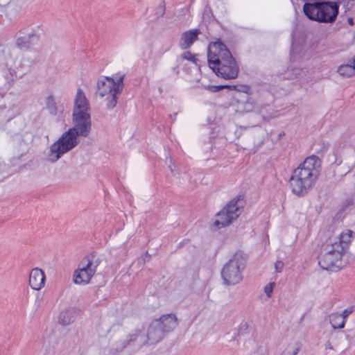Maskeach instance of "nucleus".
<instances>
[{
	"label": "nucleus",
	"mask_w": 355,
	"mask_h": 355,
	"mask_svg": "<svg viewBox=\"0 0 355 355\" xmlns=\"http://www.w3.org/2000/svg\"><path fill=\"white\" fill-rule=\"evenodd\" d=\"M304 15L311 20L319 23L332 24L339 13V6L334 1H315L303 6Z\"/></svg>",
	"instance_id": "3"
},
{
	"label": "nucleus",
	"mask_w": 355,
	"mask_h": 355,
	"mask_svg": "<svg viewBox=\"0 0 355 355\" xmlns=\"http://www.w3.org/2000/svg\"><path fill=\"white\" fill-rule=\"evenodd\" d=\"M165 333L159 327V322L155 320L150 324L146 337L148 338V344L153 345L159 343L164 337Z\"/></svg>",
	"instance_id": "13"
},
{
	"label": "nucleus",
	"mask_w": 355,
	"mask_h": 355,
	"mask_svg": "<svg viewBox=\"0 0 355 355\" xmlns=\"http://www.w3.org/2000/svg\"><path fill=\"white\" fill-rule=\"evenodd\" d=\"M17 77L16 71L14 69H8V73L6 76L7 80L10 82H13L15 78Z\"/></svg>",
	"instance_id": "28"
},
{
	"label": "nucleus",
	"mask_w": 355,
	"mask_h": 355,
	"mask_svg": "<svg viewBox=\"0 0 355 355\" xmlns=\"http://www.w3.org/2000/svg\"><path fill=\"white\" fill-rule=\"evenodd\" d=\"M73 126L71 128L78 136L87 137L91 131L90 112L73 114Z\"/></svg>",
	"instance_id": "9"
},
{
	"label": "nucleus",
	"mask_w": 355,
	"mask_h": 355,
	"mask_svg": "<svg viewBox=\"0 0 355 355\" xmlns=\"http://www.w3.org/2000/svg\"><path fill=\"white\" fill-rule=\"evenodd\" d=\"M275 286V283L274 282H272V283H270L268 284H267L265 288H264V292L266 293V295L268 296V297H270L271 296V294L272 293V290H273V287Z\"/></svg>",
	"instance_id": "29"
},
{
	"label": "nucleus",
	"mask_w": 355,
	"mask_h": 355,
	"mask_svg": "<svg viewBox=\"0 0 355 355\" xmlns=\"http://www.w3.org/2000/svg\"><path fill=\"white\" fill-rule=\"evenodd\" d=\"M245 265L246 258L243 253L236 252L221 270L224 284L234 286L239 284L243 279L242 272Z\"/></svg>",
	"instance_id": "5"
},
{
	"label": "nucleus",
	"mask_w": 355,
	"mask_h": 355,
	"mask_svg": "<svg viewBox=\"0 0 355 355\" xmlns=\"http://www.w3.org/2000/svg\"><path fill=\"white\" fill-rule=\"evenodd\" d=\"M46 106L51 114L55 115L57 114L58 109L56 103L52 95L47 96L46 100Z\"/></svg>",
	"instance_id": "24"
},
{
	"label": "nucleus",
	"mask_w": 355,
	"mask_h": 355,
	"mask_svg": "<svg viewBox=\"0 0 355 355\" xmlns=\"http://www.w3.org/2000/svg\"><path fill=\"white\" fill-rule=\"evenodd\" d=\"M321 162L318 157L311 155L295 168L290 178L292 192L298 197L305 196L314 187L320 175Z\"/></svg>",
	"instance_id": "1"
},
{
	"label": "nucleus",
	"mask_w": 355,
	"mask_h": 355,
	"mask_svg": "<svg viewBox=\"0 0 355 355\" xmlns=\"http://www.w3.org/2000/svg\"><path fill=\"white\" fill-rule=\"evenodd\" d=\"M76 312L75 309L69 308L60 312L58 322L62 325H69L73 322L76 318Z\"/></svg>",
	"instance_id": "20"
},
{
	"label": "nucleus",
	"mask_w": 355,
	"mask_h": 355,
	"mask_svg": "<svg viewBox=\"0 0 355 355\" xmlns=\"http://www.w3.org/2000/svg\"><path fill=\"white\" fill-rule=\"evenodd\" d=\"M245 89L243 90L245 92H248V90L250 89V87L248 86H245Z\"/></svg>",
	"instance_id": "35"
},
{
	"label": "nucleus",
	"mask_w": 355,
	"mask_h": 355,
	"mask_svg": "<svg viewBox=\"0 0 355 355\" xmlns=\"http://www.w3.org/2000/svg\"><path fill=\"white\" fill-rule=\"evenodd\" d=\"M189 60L197 65L198 60L196 58L195 55L190 51L183 53L181 56L177 60V62H181L183 60Z\"/></svg>",
	"instance_id": "25"
},
{
	"label": "nucleus",
	"mask_w": 355,
	"mask_h": 355,
	"mask_svg": "<svg viewBox=\"0 0 355 355\" xmlns=\"http://www.w3.org/2000/svg\"><path fill=\"white\" fill-rule=\"evenodd\" d=\"M101 261L96 257L95 253H90L85 256L79 263L78 268L73 275V281L78 285H86L89 283L92 277L96 272V268Z\"/></svg>",
	"instance_id": "7"
},
{
	"label": "nucleus",
	"mask_w": 355,
	"mask_h": 355,
	"mask_svg": "<svg viewBox=\"0 0 355 355\" xmlns=\"http://www.w3.org/2000/svg\"><path fill=\"white\" fill-rule=\"evenodd\" d=\"M227 87V85H208L205 88L211 92H218Z\"/></svg>",
	"instance_id": "26"
},
{
	"label": "nucleus",
	"mask_w": 355,
	"mask_h": 355,
	"mask_svg": "<svg viewBox=\"0 0 355 355\" xmlns=\"http://www.w3.org/2000/svg\"><path fill=\"white\" fill-rule=\"evenodd\" d=\"M159 322V327L164 333H168L178 326V318L174 314H166L162 315L159 318L155 320Z\"/></svg>",
	"instance_id": "18"
},
{
	"label": "nucleus",
	"mask_w": 355,
	"mask_h": 355,
	"mask_svg": "<svg viewBox=\"0 0 355 355\" xmlns=\"http://www.w3.org/2000/svg\"><path fill=\"white\" fill-rule=\"evenodd\" d=\"M178 64L172 68V71L176 75L178 76L179 74V67H180V62H178Z\"/></svg>",
	"instance_id": "31"
},
{
	"label": "nucleus",
	"mask_w": 355,
	"mask_h": 355,
	"mask_svg": "<svg viewBox=\"0 0 355 355\" xmlns=\"http://www.w3.org/2000/svg\"><path fill=\"white\" fill-rule=\"evenodd\" d=\"M300 350L297 344L290 343L282 351L280 355H297Z\"/></svg>",
	"instance_id": "23"
},
{
	"label": "nucleus",
	"mask_w": 355,
	"mask_h": 355,
	"mask_svg": "<svg viewBox=\"0 0 355 355\" xmlns=\"http://www.w3.org/2000/svg\"><path fill=\"white\" fill-rule=\"evenodd\" d=\"M40 40V35L34 31L26 33L20 31L16 40V46L21 50H28L36 44Z\"/></svg>",
	"instance_id": "12"
},
{
	"label": "nucleus",
	"mask_w": 355,
	"mask_h": 355,
	"mask_svg": "<svg viewBox=\"0 0 355 355\" xmlns=\"http://www.w3.org/2000/svg\"><path fill=\"white\" fill-rule=\"evenodd\" d=\"M329 322L333 329H343L345 327V320L338 313H332L329 315Z\"/></svg>",
	"instance_id": "22"
},
{
	"label": "nucleus",
	"mask_w": 355,
	"mask_h": 355,
	"mask_svg": "<svg viewBox=\"0 0 355 355\" xmlns=\"http://www.w3.org/2000/svg\"><path fill=\"white\" fill-rule=\"evenodd\" d=\"M354 306H349L347 309H345L342 313H339L340 315H342V318L344 319V320H346V318L354 312Z\"/></svg>",
	"instance_id": "27"
},
{
	"label": "nucleus",
	"mask_w": 355,
	"mask_h": 355,
	"mask_svg": "<svg viewBox=\"0 0 355 355\" xmlns=\"http://www.w3.org/2000/svg\"><path fill=\"white\" fill-rule=\"evenodd\" d=\"M243 208V200L241 196L233 198L216 214L214 225L218 229L229 226L241 215Z\"/></svg>",
	"instance_id": "8"
},
{
	"label": "nucleus",
	"mask_w": 355,
	"mask_h": 355,
	"mask_svg": "<svg viewBox=\"0 0 355 355\" xmlns=\"http://www.w3.org/2000/svg\"><path fill=\"white\" fill-rule=\"evenodd\" d=\"M354 234V233L353 231L350 230H346L342 233L336 236H331V237L337 239V243L340 245L341 247H343L344 251L346 252L352 240Z\"/></svg>",
	"instance_id": "19"
},
{
	"label": "nucleus",
	"mask_w": 355,
	"mask_h": 355,
	"mask_svg": "<svg viewBox=\"0 0 355 355\" xmlns=\"http://www.w3.org/2000/svg\"><path fill=\"white\" fill-rule=\"evenodd\" d=\"M200 33L199 28L191 29L183 33L180 40V48L182 49H189L198 40Z\"/></svg>",
	"instance_id": "17"
},
{
	"label": "nucleus",
	"mask_w": 355,
	"mask_h": 355,
	"mask_svg": "<svg viewBox=\"0 0 355 355\" xmlns=\"http://www.w3.org/2000/svg\"><path fill=\"white\" fill-rule=\"evenodd\" d=\"M284 263L282 261H277L275 263V270L277 272H281L284 268Z\"/></svg>",
	"instance_id": "30"
},
{
	"label": "nucleus",
	"mask_w": 355,
	"mask_h": 355,
	"mask_svg": "<svg viewBox=\"0 0 355 355\" xmlns=\"http://www.w3.org/2000/svg\"><path fill=\"white\" fill-rule=\"evenodd\" d=\"M78 135L71 129L64 132L49 148L47 160L51 163L57 162L62 156L74 148L79 143Z\"/></svg>",
	"instance_id": "6"
},
{
	"label": "nucleus",
	"mask_w": 355,
	"mask_h": 355,
	"mask_svg": "<svg viewBox=\"0 0 355 355\" xmlns=\"http://www.w3.org/2000/svg\"><path fill=\"white\" fill-rule=\"evenodd\" d=\"M207 61L209 67L218 76L225 79L237 77L239 67L232 53L223 42H216L209 46Z\"/></svg>",
	"instance_id": "2"
},
{
	"label": "nucleus",
	"mask_w": 355,
	"mask_h": 355,
	"mask_svg": "<svg viewBox=\"0 0 355 355\" xmlns=\"http://www.w3.org/2000/svg\"><path fill=\"white\" fill-rule=\"evenodd\" d=\"M148 344V338L146 337V333L144 329H136L132 333L129 334L126 339L120 340L116 346L118 351H122L128 345H136L138 347Z\"/></svg>",
	"instance_id": "11"
},
{
	"label": "nucleus",
	"mask_w": 355,
	"mask_h": 355,
	"mask_svg": "<svg viewBox=\"0 0 355 355\" xmlns=\"http://www.w3.org/2000/svg\"><path fill=\"white\" fill-rule=\"evenodd\" d=\"M353 63L354 64L355 66V58L353 60Z\"/></svg>",
	"instance_id": "36"
},
{
	"label": "nucleus",
	"mask_w": 355,
	"mask_h": 355,
	"mask_svg": "<svg viewBox=\"0 0 355 355\" xmlns=\"http://www.w3.org/2000/svg\"><path fill=\"white\" fill-rule=\"evenodd\" d=\"M336 241L337 239L329 236L322 245L320 254L334 255L336 251H338L339 255L343 257L345 253L344 248L340 245H338Z\"/></svg>",
	"instance_id": "15"
},
{
	"label": "nucleus",
	"mask_w": 355,
	"mask_h": 355,
	"mask_svg": "<svg viewBox=\"0 0 355 355\" xmlns=\"http://www.w3.org/2000/svg\"><path fill=\"white\" fill-rule=\"evenodd\" d=\"M347 21L349 25L352 26L354 24L353 19L352 17H349Z\"/></svg>",
	"instance_id": "34"
},
{
	"label": "nucleus",
	"mask_w": 355,
	"mask_h": 355,
	"mask_svg": "<svg viewBox=\"0 0 355 355\" xmlns=\"http://www.w3.org/2000/svg\"><path fill=\"white\" fill-rule=\"evenodd\" d=\"M326 349H334L333 346L331 345V343L329 341H327L324 345Z\"/></svg>",
	"instance_id": "33"
},
{
	"label": "nucleus",
	"mask_w": 355,
	"mask_h": 355,
	"mask_svg": "<svg viewBox=\"0 0 355 355\" xmlns=\"http://www.w3.org/2000/svg\"><path fill=\"white\" fill-rule=\"evenodd\" d=\"M346 204L347 206L355 204V196H354V198L352 199L347 200Z\"/></svg>",
	"instance_id": "32"
},
{
	"label": "nucleus",
	"mask_w": 355,
	"mask_h": 355,
	"mask_svg": "<svg viewBox=\"0 0 355 355\" xmlns=\"http://www.w3.org/2000/svg\"><path fill=\"white\" fill-rule=\"evenodd\" d=\"M125 75L116 73L114 78L101 76L97 81V93L100 96L103 97L110 95L107 98V107L113 109L117 103L118 95L123 89V80Z\"/></svg>",
	"instance_id": "4"
},
{
	"label": "nucleus",
	"mask_w": 355,
	"mask_h": 355,
	"mask_svg": "<svg viewBox=\"0 0 355 355\" xmlns=\"http://www.w3.org/2000/svg\"><path fill=\"white\" fill-rule=\"evenodd\" d=\"M45 284V275L43 270L38 268H33L29 275V284L36 291L41 289Z\"/></svg>",
	"instance_id": "16"
},
{
	"label": "nucleus",
	"mask_w": 355,
	"mask_h": 355,
	"mask_svg": "<svg viewBox=\"0 0 355 355\" xmlns=\"http://www.w3.org/2000/svg\"><path fill=\"white\" fill-rule=\"evenodd\" d=\"M337 72L343 77H351L355 75V66L353 61L350 64H341L338 67Z\"/></svg>",
	"instance_id": "21"
},
{
	"label": "nucleus",
	"mask_w": 355,
	"mask_h": 355,
	"mask_svg": "<svg viewBox=\"0 0 355 355\" xmlns=\"http://www.w3.org/2000/svg\"><path fill=\"white\" fill-rule=\"evenodd\" d=\"M318 264L324 270L336 272L345 266V261L336 251L334 255L320 254Z\"/></svg>",
	"instance_id": "10"
},
{
	"label": "nucleus",
	"mask_w": 355,
	"mask_h": 355,
	"mask_svg": "<svg viewBox=\"0 0 355 355\" xmlns=\"http://www.w3.org/2000/svg\"><path fill=\"white\" fill-rule=\"evenodd\" d=\"M89 103L82 89L79 88L74 99L73 114L89 112Z\"/></svg>",
	"instance_id": "14"
}]
</instances>
